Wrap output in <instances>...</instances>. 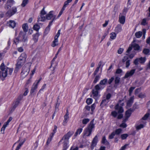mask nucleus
<instances>
[{
    "mask_svg": "<svg viewBox=\"0 0 150 150\" xmlns=\"http://www.w3.org/2000/svg\"><path fill=\"white\" fill-rule=\"evenodd\" d=\"M0 68L1 70L0 71V77H6L8 75V74L11 75L13 70V68H9L5 66L3 63L1 64Z\"/></svg>",
    "mask_w": 150,
    "mask_h": 150,
    "instance_id": "nucleus-1",
    "label": "nucleus"
},
{
    "mask_svg": "<svg viewBox=\"0 0 150 150\" xmlns=\"http://www.w3.org/2000/svg\"><path fill=\"white\" fill-rule=\"evenodd\" d=\"M27 36L26 33L23 31H20L18 37L13 40V44L17 45L20 42H25L27 41Z\"/></svg>",
    "mask_w": 150,
    "mask_h": 150,
    "instance_id": "nucleus-2",
    "label": "nucleus"
},
{
    "mask_svg": "<svg viewBox=\"0 0 150 150\" xmlns=\"http://www.w3.org/2000/svg\"><path fill=\"white\" fill-rule=\"evenodd\" d=\"M94 119L92 120L90 123L89 126L84 130L83 137L89 136L92 132V130L94 127V125L93 124Z\"/></svg>",
    "mask_w": 150,
    "mask_h": 150,
    "instance_id": "nucleus-3",
    "label": "nucleus"
},
{
    "mask_svg": "<svg viewBox=\"0 0 150 150\" xmlns=\"http://www.w3.org/2000/svg\"><path fill=\"white\" fill-rule=\"evenodd\" d=\"M102 89V86H100L99 84H97L95 86L94 89L92 90V93L93 97L96 100L98 97V91Z\"/></svg>",
    "mask_w": 150,
    "mask_h": 150,
    "instance_id": "nucleus-4",
    "label": "nucleus"
},
{
    "mask_svg": "<svg viewBox=\"0 0 150 150\" xmlns=\"http://www.w3.org/2000/svg\"><path fill=\"white\" fill-rule=\"evenodd\" d=\"M135 41V40L133 41L131 46H129L126 52V55H128L129 52L132 50V47L135 50H139L140 48L138 44L134 43Z\"/></svg>",
    "mask_w": 150,
    "mask_h": 150,
    "instance_id": "nucleus-5",
    "label": "nucleus"
},
{
    "mask_svg": "<svg viewBox=\"0 0 150 150\" xmlns=\"http://www.w3.org/2000/svg\"><path fill=\"white\" fill-rule=\"evenodd\" d=\"M25 62L22 61L18 59V62L16 64V67L14 70V72L17 73L18 70L21 68Z\"/></svg>",
    "mask_w": 150,
    "mask_h": 150,
    "instance_id": "nucleus-6",
    "label": "nucleus"
},
{
    "mask_svg": "<svg viewBox=\"0 0 150 150\" xmlns=\"http://www.w3.org/2000/svg\"><path fill=\"white\" fill-rule=\"evenodd\" d=\"M8 10L6 13V16L8 17H11L17 11L16 7H12L11 9L9 8Z\"/></svg>",
    "mask_w": 150,
    "mask_h": 150,
    "instance_id": "nucleus-7",
    "label": "nucleus"
},
{
    "mask_svg": "<svg viewBox=\"0 0 150 150\" xmlns=\"http://www.w3.org/2000/svg\"><path fill=\"white\" fill-rule=\"evenodd\" d=\"M30 71V69L28 67L24 66L22 69V72L21 73V75L23 77L26 76Z\"/></svg>",
    "mask_w": 150,
    "mask_h": 150,
    "instance_id": "nucleus-8",
    "label": "nucleus"
},
{
    "mask_svg": "<svg viewBox=\"0 0 150 150\" xmlns=\"http://www.w3.org/2000/svg\"><path fill=\"white\" fill-rule=\"evenodd\" d=\"M53 11H51L46 15V18L48 20H55L56 19V15L54 14Z\"/></svg>",
    "mask_w": 150,
    "mask_h": 150,
    "instance_id": "nucleus-9",
    "label": "nucleus"
},
{
    "mask_svg": "<svg viewBox=\"0 0 150 150\" xmlns=\"http://www.w3.org/2000/svg\"><path fill=\"white\" fill-rule=\"evenodd\" d=\"M14 2L13 0H8L4 6L5 9L7 10L10 8L13 5Z\"/></svg>",
    "mask_w": 150,
    "mask_h": 150,
    "instance_id": "nucleus-10",
    "label": "nucleus"
},
{
    "mask_svg": "<svg viewBox=\"0 0 150 150\" xmlns=\"http://www.w3.org/2000/svg\"><path fill=\"white\" fill-rule=\"evenodd\" d=\"M135 70V69H133L130 71H127L124 76V78L126 79L132 76L134 73Z\"/></svg>",
    "mask_w": 150,
    "mask_h": 150,
    "instance_id": "nucleus-11",
    "label": "nucleus"
},
{
    "mask_svg": "<svg viewBox=\"0 0 150 150\" xmlns=\"http://www.w3.org/2000/svg\"><path fill=\"white\" fill-rule=\"evenodd\" d=\"M60 30H58V32L57 34L54 37V40L53 42V43L52 44V47H54L56 45H57V44L56 43L58 42V38L60 34Z\"/></svg>",
    "mask_w": 150,
    "mask_h": 150,
    "instance_id": "nucleus-12",
    "label": "nucleus"
},
{
    "mask_svg": "<svg viewBox=\"0 0 150 150\" xmlns=\"http://www.w3.org/2000/svg\"><path fill=\"white\" fill-rule=\"evenodd\" d=\"M69 113L68 110H67V112L65 115L64 116V120L63 122V125H65L67 122L69 118Z\"/></svg>",
    "mask_w": 150,
    "mask_h": 150,
    "instance_id": "nucleus-13",
    "label": "nucleus"
},
{
    "mask_svg": "<svg viewBox=\"0 0 150 150\" xmlns=\"http://www.w3.org/2000/svg\"><path fill=\"white\" fill-rule=\"evenodd\" d=\"M115 109L117 111L118 113H121L123 112V109L122 107L119 106L118 104H117L115 106Z\"/></svg>",
    "mask_w": 150,
    "mask_h": 150,
    "instance_id": "nucleus-14",
    "label": "nucleus"
},
{
    "mask_svg": "<svg viewBox=\"0 0 150 150\" xmlns=\"http://www.w3.org/2000/svg\"><path fill=\"white\" fill-rule=\"evenodd\" d=\"M98 141V137L96 136L93 138L92 142L91 148L92 149H93V147L96 146Z\"/></svg>",
    "mask_w": 150,
    "mask_h": 150,
    "instance_id": "nucleus-15",
    "label": "nucleus"
},
{
    "mask_svg": "<svg viewBox=\"0 0 150 150\" xmlns=\"http://www.w3.org/2000/svg\"><path fill=\"white\" fill-rule=\"evenodd\" d=\"M125 20V17L123 16H119V21L120 23L122 24H124Z\"/></svg>",
    "mask_w": 150,
    "mask_h": 150,
    "instance_id": "nucleus-16",
    "label": "nucleus"
},
{
    "mask_svg": "<svg viewBox=\"0 0 150 150\" xmlns=\"http://www.w3.org/2000/svg\"><path fill=\"white\" fill-rule=\"evenodd\" d=\"M134 99V96H132L130 98V99L128 100L127 103V106L130 107L132 105L133 102V100Z\"/></svg>",
    "mask_w": 150,
    "mask_h": 150,
    "instance_id": "nucleus-17",
    "label": "nucleus"
},
{
    "mask_svg": "<svg viewBox=\"0 0 150 150\" xmlns=\"http://www.w3.org/2000/svg\"><path fill=\"white\" fill-rule=\"evenodd\" d=\"M26 57L27 56L26 54L25 53H23L21 54L18 59L20 60L25 62Z\"/></svg>",
    "mask_w": 150,
    "mask_h": 150,
    "instance_id": "nucleus-18",
    "label": "nucleus"
},
{
    "mask_svg": "<svg viewBox=\"0 0 150 150\" xmlns=\"http://www.w3.org/2000/svg\"><path fill=\"white\" fill-rule=\"evenodd\" d=\"M39 35L40 34L38 33H37L36 34H33V39L35 42H38V37Z\"/></svg>",
    "mask_w": 150,
    "mask_h": 150,
    "instance_id": "nucleus-19",
    "label": "nucleus"
},
{
    "mask_svg": "<svg viewBox=\"0 0 150 150\" xmlns=\"http://www.w3.org/2000/svg\"><path fill=\"white\" fill-rule=\"evenodd\" d=\"M38 85L36 83H34L30 91V93L31 94H32L35 91L37 88V86Z\"/></svg>",
    "mask_w": 150,
    "mask_h": 150,
    "instance_id": "nucleus-20",
    "label": "nucleus"
},
{
    "mask_svg": "<svg viewBox=\"0 0 150 150\" xmlns=\"http://www.w3.org/2000/svg\"><path fill=\"white\" fill-rule=\"evenodd\" d=\"M46 18V17H45L44 15H40L38 16V21H44Z\"/></svg>",
    "mask_w": 150,
    "mask_h": 150,
    "instance_id": "nucleus-21",
    "label": "nucleus"
},
{
    "mask_svg": "<svg viewBox=\"0 0 150 150\" xmlns=\"http://www.w3.org/2000/svg\"><path fill=\"white\" fill-rule=\"evenodd\" d=\"M122 26L121 25L119 24L115 27V31L117 33H118L121 31L122 30Z\"/></svg>",
    "mask_w": 150,
    "mask_h": 150,
    "instance_id": "nucleus-22",
    "label": "nucleus"
},
{
    "mask_svg": "<svg viewBox=\"0 0 150 150\" xmlns=\"http://www.w3.org/2000/svg\"><path fill=\"white\" fill-rule=\"evenodd\" d=\"M108 82V80L106 79H105L102 80H101L99 83L98 84L100 86H101V85H105Z\"/></svg>",
    "mask_w": 150,
    "mask_h": 150,
    "instance_id": "nucleus-23",
    "label": "nucleus"
},
{
    "mask_svg": "<svg viewBox=\"0 0 150 150\" xmlns=\"http://www.w3.org/2000/svg\"><path fill=\"white\" fill-rule=\"evenodd\" d=\"M22 28L23 30V32L26 33L28 30V27L27 23H24L22 25Z\"/></svg>",
    "mask_w": 150,
    "mask_h": 150,
    "instance_id": "nucleus-24",
    "label": "nucleus"
},
{
    "mask_svg": "<svg viewBox=\"0 0 150 150\" xmlns=\"http://www.w3.org/2000/svg\"><path fill=\"white\" fill-rule=\"evenodd\" d=\"M143 33L142 31H139L137 32L135 34V36L137 38H140L142 36V35L143 34Z\"/></svg>",
    "mask_w": 150,
    "mask_h": 150,
    "instance_id": "nucleus-25",
    "label": "nucleus"
},
{
    "mask_svg": "<svg viewBox=\"0 0 150 150\" xmlns=\"http://www.w3.org/2000/svg\"><path fill=\"white\" fill-rule=\"evenodd\" d=\"M103 98L104 99L100 103V106H101L102 105H106L109 101V100H108L106 99L105 97H104Z\"/></svg>",
    "mask_w": 150,
    "mask_h": 150,
    "instance_id": "nucleus-26",
    "label": "nucleus"
},
{
    "mask_svg": "<svg viewBox=\"0 0 150 150\" xmlns=\"http://www.w3.org/2000/svg\"><path fill=\"white\" fill-rule=\"evenodd\" d=\"M102 143L103 144H105V145H108L109 143V142L106 140L105 136H103L102 138Z\"/></svg>",
    "mask_w": 150,
    "mask_h": 150,
    "instance_id": "nucleus-27",
    "label": "nucleus"
},
{
    "mask_svg": "<svg viewBox=\"0 0 150 150\" xmlns=\"http://www.w3.org/2000/svg\"><path fill=\"white\" fill-rule=\"evenodd\" d=\"M120 81V78L118 77H116L115 79V86H118Z\"/></svg>",
    "mask_w": 150,
    "mask_h": 150,
    "instance_id": "nucleus-28",
    "label": "nucleus"
},
{
    "mask_svg": "<svg viewBox=\"0 0 150 150\" xmlns=\"http://www.w3.org/2000/svg\"><path fill=\"white\" fill-rule=\"evenodd\" d=\"M9 24L10 26L13 28L15 26L16 23L14 21H10L9 22Z\"/></svg>",
    "mask_w": 150,
    "mask_h": 150,
    "instance_id": "nucleus-29",
    "label": "nucleus"
},
{
    "mask_svg": "<svg viewBox=\"0 0 150 150\" xmlns=\"http://www.w3.org/2000/svg\"><path fill=\"white\" fill-rule=\"evenodd\" d=\"M139 62L140 63L142 64L144 63L146 60V58L145 57H141L139 58Z\"/></svg>",
    "mask_w": 150,
    "mask_h": 150,
    "instance_id": "nucleus-30",
    "label": "nucleus"
},
{
    "mask_svg": "<svg viewBox=\"0 0 150 150\" xmlns=\"http://www.w3.org/2000/svg\"><path fill=\"white\" fill-rule=\"evenodd\" d=\"M82 130L83 129L82 128H80L77 129L76 132L75 133L74 136H75V137H76L78 134H80L82 132Z\"/></svg>",
    "mask_w": 150,
    "mask_h": 150,
    "instance_id": "nucleus-31",
    "label": "nucleus"
},
{
    "mask_svg": "<svg viewBox=\"0 0 150 150\" xmlns=\"http://www.w3.org/2000/svg\"><path fill=\"white\" fill-rule=\"evenodd\" d=\"M100 78V76L98 75H97L95 77V79L93 81V83L94 84L96 83L99 80Z\"/></svg>",
    "mask_w": 150,
    "mask_h": 150,
    "instance_id": "nucleus-32",
    "label": "nucleus"
},
{
    "mask_svg": "<svg viewBox=\"0 0 150 150\" xmlns=\"http://www.w3.org/2000/svg\"><path fill=\"white\" fill-rule=\"evenodd\" d=\"M122 129L120 128H119L115 130L114 133H115V134L116 135H119L120 134L122 133Z\"/></svg>",
    "mask_w": 150,
    "mask_h": 150,
    "instance_id": "nucleus-33",
    "label": "nucleus"
},
{
    "mask_svg": "<svg viewBox=\"0 0 150 150\" xmlns=\"http://www.w3.org/2000/svg\"><path fill=\"white\" fill-rule=\"evenodd\" d=\"M28 0H23L21 4V6L23 7H25L28 3Z\"/></svg>",
    "mask_w": 150,
    "mask_h": 150,
    "instance_id": "nucleus-34",
    "label": "nucleus"
},
{
    "mask_svg": "<svg viewBox=\"0 0 150 150\" xmlns=\"http://www.w3.org/2000/svg\"><path fill=\"white\" fill-rule=\"evenodd\" d=\"M90 121V120L88 118H85L82 121V123L83 124H86Z\"/></svg>",
    "mask_w": 150,
    "mask_h": 150,
    "instance_id": "nucleus-35",
    "label": "nucleus"
},
{
    "mask_svg": "<svg viewBox=\"0 0 150 150\" xmlns=\"http://www.w3.org/2000/svg\"><path fill=\"white\" fill-rule=\"evenodd\" d=\"M110 38L112 39H114L116 37V34L115 33H112L110 34Z\"/></svg>",
    "mask_w": 150,
    "mask_h": 150,
    "instance_id": "nucleus-36",
    "label": "nucleus"
},
{
    "mask_svg": "<svg viewBox=\"0 0 150 150\" xmlns=\"http://www.w3.org/2000/svg\"><path fill=\"white\" fill-rule=\"evenodd\" d=\"M33 28L34 30L38 31L40 28V27L38 25L35 24L33 26Z\"/></svg>",
    "mask_w": 150,
    "mask_h": 150,
    "instance_id": "nucleus-37",
    "label": "nucleus"
},
{
    "mask_svg": "<svg viewBox=\"0 0 150 150\" xmlns=\"http://www.w3.org/2000/svg\"><path fill=\"white\" fill-rule=\"evenodd\" d=\"M12 119L13 118L12 117H10L7 121L4 124L5 125V126L7 127L8 125L9 122L12 120Z\"/></svg>",
    "mask_w": 150,
    "mask_h": 150,
    "instance_id": "nucleus-38",
    "label": "nucleus"
},
{
    "mask_svg": "<svg viewBox=\"0 0 150 150\" xmlns=\"http://www.w3.org/2000/svg\"><path fill=\"white\" fill-rule=\"evenodd\" d=\"M128 136V135L127 134H123L121 135V137L122 139L124 140L126 139Z\"/></svg>",
    "mask_w": 150,
    "mask_h": 150,
    "instance_id": "nucleus-39",
    "label": "nucleus"
},
{
    "mask_svg": "<svg viewBox=\"0 0 150 150\" xmlns=\"http://www.w3.org/2000/svg\"><path fill=\"white\" fill-rule=\"evenodd\" d=\"M95 107H96V106H95V103H94L93 104H92V105H91V106L90 107L91 111V112L90 113L91 114H93V111L94 110Z\"/></svg>",
    "mask_w": 150,
    "mask_h": 150,
    "instance_id": "nucleus-40",
    "label": "nucleus"
},
{
    "mask_svg": "<svg viewBox=\"0 0 150 150\" xmlns=\"http://www.w3.org/2000/svg\"><path fill=\"white\" fill-rule=\"evenodd\" d=\"M131 113L129 111V110H127L125 112V116L129 117L131 115Z\"/></svg>",
    "mask_w": 150,
    "mask_h": 150,
    "instance_id": "nucleus-41",
    "label": "nucleus"
},
{
    "mask_svg": "<svg viewBox=\"0 0 150 150\" xmlns=\"http://www.w3.org/2000/svg\"><path fill=\"white\" fill-rule=\"evenodd\" d=\"M143 52L144 54H147L149 53V50L148 49L145 48L143 50Z\"/></svg>",
    "mask_w": 150,
    "mask_h": 150,
    "instance_id": "nucleus-42",
    "label": "nucleus"
},
{
    "mask_svg": "<svg viewBox=\"0 0 150 150\" xmlns=\"http://www.w3.org/2000/svg\"><path fill=\"white\" fill-rule=\"evenodd\" d=\"M92 100L91 98H88L86 100V102L89 105L92 103Z\"/></svg>",
    "mask_w": 150,
    "mask_h": 150,
    "instance_id": "nucleus-43",
    "label": "nucleus"
},
{
    "mask_svg": "<svg viewBox=\"0 0 150 150\" xmlns=\"http://www.w3.org/2000/svg\"><path fill=\"white\" fill-rule=\"evenodd\" d=\"M135 87H131L129 90V95L130 96L131 95L133 91V90L135 89Z\"/></svg>",
    "mask_w": 150,
    "mask_h": 150,
    "instance_id": "nucleus-44",
    "label": "nucleus"
},
{
    "mask_svg": "<svg viewBox=\"0 0 150 150\" xmlns=\"http://www.w3.org/2000/svg\"><path fill=\"white\" fill-rule=\"evenodd\" d=\"M115 135V133H114V132H113L109 136V139H113Z\"/></svg>",
    "mask_w": 150,
    "mask_h": 150,
    "instance_id": "nucleus-45",
    "label": "nucleus"
},
{
    "mask_svg": "<svg viewBox=\"0 0 150 150\" xmlns=\"http://www.w3.org/2000/svg\"><path fill=\"white\" fill-rule=\"evenodd\" d=\"M118 113L115 111H113L111 112V115L113 117H116Z\"/></svg>",
    "mask_w": 150,
    "mask_h": 150,
    "instance_id": "nucleus-46",
    "label": "nucleus"
},
{
    "mask_svg": "<svg viewBox=\"0 0 150 150\" xmlns=\"http://www.w3.org/2000/svg\"><path fill=\"white\" fill-rule=\"evenodd\" d=\"M149 113H146L143 117L142 118V120H146L148 117H149Z\"/></svg>",
    "mask_w": 150,
    "mask_h": 150,
    "instance_id": "nucleus-47",
    "label": "nucleus"
},
{
    "mask_svg": "<svg viewBox=\"0 0 150 150\" xmlns=\"http://www.w3.org/2000/svg\"><path fill=\"white\" fill-rule=\"evenodd\" d=\"M111 97V95L110 93H108L106 96L105 98L108 100H109V99Z\"/></svg>",
    "mask_w": 150,
    "mask_h": 150,
    "instance_id": "nucleus-48",
    "label": "nucleus"
},
{
    "mask_svg": "<svg viewBox=\"0 0 150 150\" xmlns=\"http://www.w3.org/2000/svg\"><path fill=\"white\" fill-rule=\"evenodd\" d=\"M139 60L138 58H137L135 59L134 62V63L135 65H138L139 64Z\"/></svg>",
    "mask_w": 150,
    "mask_h": 150,
    "instance_id": "nucleus-49",
    "label": "nucleus"
},
{
    "mask_svg": "<svg viewBox=\"0 0 150 150\" xmlns=\"http://www.w3.org/2000/svg\"><path fill=\"white\" fill-rule=\"evenodd\" d=\"M144 127V125L142 124H141L137 126V129H141L143 128Z\"/></svg>",
    "mask_w": 150,
    "mask_h": 150,
    "instance_id": "nucleus-50",
    "label": "nucleus"
},
{
    "mask_svg": "<svg viewBox=\"0 0 150 150\" xmlns=\"http://www.w3.org/2000/svg\"><path fill=\"white\" fill-rule=\"evenodd\" d=\"M69 3V2L67 1H65L64 3V6L62 8H64L65 9V8L66 7V6L68 5Z\"/></svg>",
    "mask_w": 150,
    "mask_h": 150,
    "instance_id": "nucleus-51",
    "label": "nucleus"
},
{
    "mask_svg": "<svg viewBox=\"0 0 150 150\" xmlns=\"http://www.w3.org/2000/svg\"><path fill=\"white\" fill-rule=\"evenodd\" d=\"M146 30L145 29H142V32H143V36L142 37V38L143 39H144L145 38V35L146 33Z\"/></svg>",
    "mask_w": 150,
    "mask_h": 150,
    "instance_id": "nucleus-52",
    "label": "nucleus"
},
{
    "mask_svg": "<svg viewBox=\"0 0 150 150\" xmlns=\"http://www.w3.org/2000/svg\"><path fill=\"white\" fill-rule=\"evenodd\" d=\"M4 125L3 127L1 128V133L4 134V131L5 129V128L6 127V126H5Z\"/></svg>",
    "mask_w": 150,
    "mask_h": 150,
    "instance_id": "nucleus-53",
    "label": "nucleus"
},
{
    "mask_svg": "<svg viewBox=\"0 0 150 150\" xmlns=\"http://www.w3.org/2000/svg\"><path fill=\"white\" fill-rule=\"evenodd\" d=\"M120 126L123 128H125L127 126V125L125 123L122 122V123L120 125Z\"/></svg>",
    "mask_w": 150,
    "mask_h": 150,
    "instance_id": "nucleus-54",
    "label": "nucleus"
},
{
    "mask_svg": "<svg viewBox=\"0 0 150 150\" xmlns=\"http://www.w3.org/2000/svg\"><path fill=\"white\" fill-rule=\"evenodd\" d=\"M20 101L17 100L15 102L14 105L13 106V107L14 108H15L19 104Z\"/></svg>",
    "mask_w": 150,
    "mask_h": 150,
    "instance_id": "nucleus-55",
    "label": "nucleus"
},
{
    "mask_svg": "<svg viewBox=\"0 0 150 150\" xmlns=\"http://www.w3.org/2000/svg\"><path fill=\"white\" fill-rule=\"evenodd\" d=\"M145 96V94L142 93H140L138 95L139 97L141 98H144Z\"/></svg>",
    "mask_w": 150,
    "mask_h": 150,
    "instance_id": "nucleus-56",
    "label": "nucleus"
},
{
    "mask_svg": "<svg viewBox=\"0 0 150 150\" xmlns=\"http://www.w3.org/2000/svg\"><path fill=\"white\" fill-rule=\"evenodd\" d=\"M64 10L65 9H64L63 8H62L61 10L60 11L58 16H57V18H59L61 16V15L62 14L63 11H64Z\"/></svg>",
    "mask_w": 150,
    "mask_h": 150,
    "instance_id": "nucleus-57",
    "label": "nucleus"
},
{
    "mask_svg": "<svg viewBox=\"0 0 150 150\" xmlns=\"http://www.w3.org/2000/svg\"><path fill=\"white\" fill-rule=\"evenodd\" d=\"M124 49L121 48H120L117 51V53L119 54H121L123 52Z\"/></svg>",
    "mask_w": 150,
    "mask_h": 150,
    "instance_id": "nucleus-58",
    "label": "nucleus"
},
{
    "mask_svg": "<svg viewBox=\"0 0 150 150\" xmlns=\"http://www.w3.org/2000/svg\"><path fill=\"white\" fill-rule=\"evenodd\" d=\"M128 57L127 56H124L122 59V62H123L124 63L125 61H127V60H128Z\"/></svg>",
    "mask_w": 150,
    "mask_h": 150,
    "instance_id": "nucleus-59",
    "label": "nucleus"
},
{
    "mask_svg": "<svg viewBox=\"0 0 150 150\" xmlns=\"http://www.w3.org/2000/svg\"><path fill=\"white\" fill-rule=\"evenodd\" d=\"M46 12L44 10V8H43L42 9L41 11L40 14L44 15L46 14Z\"/></svg>",
    "mask_w": 150,
    "mask_h": 150,
    "instance_id": "nucleus-60",
    "label": "nucleus"
},
{
    "mask_svg": "<svg viewBox=\"0 0 150 150\" xmlns=\"http://www.w3.org/2000/svg\"><path fill=\"white\" fill-rule=\"evenodd\" d=\"M130 60H127L126 62V68H128L130 65Z\"/></svg>",
    "mask_w": 150,
    "mask_h": 150,
    "instance_id": "nucleus-61",
    "label": "nucleus"
},
{
    "mask_svg": "<svg viewBox=\"0 0 150 150\" xmlns=\"http://www.w3.org/2000/svg\"><path fill=\"white\" fill-rule=\"evenodd\" d=\"M146 24V19L144 18L143 19L141 23V24L143 25H145Z\"/></svg>",
    "mask_w": 150,
    "mask_h": 150,
    "instance_id": "nucleus-62",
    "label": "nucleus"
},
{
    "mask_svg": "<svg viewBox=\"0 0 150 150\" xmlns=\"http://www.w3.org/2000/svg\"><path fill=\"white\" fill-rule=\"evenodd\" d=\"M148 12L147 13V17L150 18V7H149L148 10Z\"/></svg>",
    "mask_w": 150,
    "mask_h": 150,
    "instance_id": "nucleus-63",
    "label": "nucleus"
},
{
    "mask_svg": "<svg viewBox=\"0 0 150 150\" xmlns=\"http://www.w3.org/2000/svg\"><path fill=\"white\" fill-rule=\"evenodd\" d=\"M146 43L150 45V36L148 38L146 39Z\"/></svg>",
    "mask_w": 150,
    "mask_h": 150,
    "instance_id": "nucleus-64",
    "label": "nucleus"
}]
</instances>
